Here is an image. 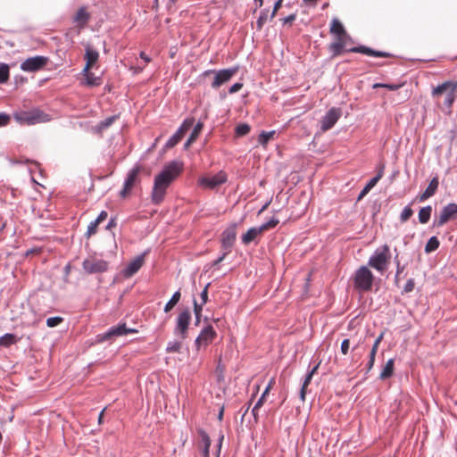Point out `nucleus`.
<instances>
[{
    "label": "nucleus",
    "mask_w": 457,
    "mask_h": 457,
    "mask_svg": "<svg viewBox=\"0 0 457 457\" xmlns=\"http://www.w3.org/2000/svg\"><path fill=\"white\" fill-rule=\"evenodd\" d=\"M393 373H394V359H389L386 361L382 371L380 372L379 378L382 380H385V379L392 377Z\"/></svg>",
    "instance_id": "obj_26"
},
{
    "label": "nucleus",
    "mask_w": 457,
    "mask_h": 457,
    "mask_svg": "<svg viewBox=\"0 0 457 457\" xmlns=\"http://www.w3.org/2000/svg\"><path fill=\"white\" fill-rule=\"evenodd\" d=\"M457 217V204L454 203H450L443 207L440 212L438 218H436L433 221L434 227H442L450 220L455 219Z\"/></svg>",
    "instance_id": "obj_7"
},
{
    "label": "nucleus",
    "mask_w": 457,
    "mask_h": 457,
    "mask_svg": "<svg viewBox=\"0 0 457 457\" xmlns=\"http://www.w3.org/2000/svg\"><path fill=\"white\" fill-rule=\"evenodd\" d=\"M439 240L436 237H431L425 245V252L427 253L436 251L439 247Z\"/></svg>",
    "instance_id": "obj_32"
},
{
    "label": "nucleus",
    "mask_w": 457,
    "mask_h": 457,
    "mask_svg": "<svg viewBox=\"0 0 457 457\" xmlns=\"http://www.w3.org/2000/svg\"><path fill=\"white\" fill-rule=\"evenodd\" d=\"M147 252H145L137 256H136L133 260H131L124 269L120 271V276L124 278H129L134 276L143 266L145 262V256Z\"/></svg>",
    "instance_id": "obj_10"
},
{
    "label": "nucleus",
    "mask_w": 457,
    "mask_h": 457,
    "mask_svg": "<svg viewBox=\"0 0 457 457\" xmlns=\"http://www.w3.org/2000/svg\"><path fill=\"white\" fill-rule=\"evenodd\" d=\"M182 341L173 340L170 341L166 346V352L169 353H180L182 349Z\"/></svg>",
    "instance_id": "obj_31"
},
{
    "label": "nucleus",
    "mask_w": 457,
    "mask_h": 457,
    "mask_svg": "<svg viewBox=\"0 0 457 457\" xmlns=\"http://www.w3.org/2000/svg\"><path fill=\"white\" fill-rule=\"evenodd\" d=\"M191 321V312L189 309L183 310L177 317L174 334L182 340L187 337V330Z\"/></svg>",
    "instance_id": "obj_6"
},
{
    "label": "nucleus",
    "mask_w": 457,
    "mask_h": 457,
    "mask_svg": "<svg viewBox=\"0 0 457 457\" xmlns=\"http://www.w3.org/2000/svg\"><path fill=\"white\" fill-rule=\"evenodd\" d=\"M350 348V340L348 338H345L341 343L340 351L342 354L346 355L349 352Z\"/></svg>",
    "instance_id": "obj_48"
},
{
    "label": "nucleus",
    "mask_w": 457,
    "mask_h": 457,
    "mask_svg": "<svg viewBox=\"0 0 457 457\" xmlns=\"http://www.w3.org/2000/svg\"><path fill=\"white\" fill-rule=\"evenodd\" d=\"M279 220L276 218H271L269 221L262 224L261 226H259L262 233L264 232L265 230H268L270 228H272L274 227H276L278 224Z\"/></svg>",
    "instance_id": "obj_39"
},
{
    "label": "nucleus",
    "mask_w": 457,
    "mask_h": 457,
    "mask_svg": "<svg viewBox=\"0 0 457 457\" xmlns=\"http://www.w3.org/2000/svg\"><path fill=\"white\" fill-rule=\"evenodd\" d=\"M270 383L268 385V386L266 387V389L264 390V392L262 393V395H261V397L258 399V401L256 402L255 403V409H260L263 403H264V399H265V396L266 395L268 394V392L270 391Z\"/></svg>",
    "instance_id": "obj_47"
},
{
    "label": "nucleus",
    "mask_w": 457,
    "mask_h": 457,
    "mask_svg": "<svg viewBox=\"0 0 457 457\" xmlns=\"http://www.w3.org/2000/svg\"><path fill=\"white\" fill-rule=\"evenodd\" d=\"M204 303H198L197 301L194 300V312L195 316H201L203 312V307Z\"/></svg>",
    "instance_id": "obj_51"
},
{
    "label": "nucleus",
    "mask_w": 457,
    "mask_h": 457,
    "mask_svg": "<svg viewBox=\"0 0 457 457\" xmlns=\"http://www.w3.org/2000/svg\"><path fill=\"white\" fill-rule=\"evenodd\" d=\"M86 80H87V84L89 85V86H95V85H98L99 83L97 82L98 79H96V78H92L91 75L89 73L87 72V75H86Z\"/></svg>",
    "instance_id": "obj_56"
},
{
    "label": "nucleus",
    "mask_w": 457,
    "mask_h": 457,
    "mask_svg": "<svg viewBox=\"0 0 457 457\" xmlns=\"http://www.w3.org/2000/svg\"><path fill=\"white\" fill-rule=\"evenodd\" d=\"M181 297V294L179 291H177L173 294L171 298L169 300V302L164 306V312H170L173 307L179 302Z\"/></svg>",
    "instance_id": "obj_30"
},
{
    "label": "nucleus",
    "mask_w": 457,
    "mask_h": 457,
    "mask_svg": "<svg viewBox=\"0 0 457 457\" xmlns=\"http://www.w3.org/2000/svg\"><path fill=\"white\" fill-rule=\"evenodd\" d=\"M352 53H361L375 57H388L390 54L386 52L376 51L367 46H355L349 50Z\"/></svg>",
    "instance_id": "obj_17"
},
{
    "label": "nucleus",
    "mask_w": 457,
    "mask_h": 457,
    "mask_svg": "<svg viewBox=\"0 0 457 457\" xmlns=\"http://www.w3.org/2000/svg\"><path fill=\"white\" fill-rule=\"evenodd\" d=\"M384 87L392 91H395L400 87V85H396V84H375L374 85V87Z\"/></svg>",
    "instance_id": "obj_54"
},
{
    "label": "nucleus",
    "mask_w": 457,
    "mask_h": 457,
    "mask_svg": "<svg viewBox=\"0 0 457 457\" xmlns=\"http://www.w3.org/2000/svg\"><path fill=\"white\" fill-rule=\"evenodd\" d=\"M415 286V282L413 278H410L407 280L404 287H403V293H410L413 291Z\"/></svg>",
    "instance_id": "obj_50"
},
{
    "label": "nucleus",
    "mask_w": 457,
    "mask_h": 457,
    "mask_svg": "<svg viewBox=\"0 0 457 457\" xmlns=\"http://www.w3.org/2000/svg\"><path fill=\"white\" fill-rule=\"evenodd\" d=\"M97 59H98V53L96 51H94L89 48L87 49V53H86L87 63L84 68V71L87 72L89 71V69H91V67L96 62Z\"/></svg>",
    "instance_id": "obj_24"
},
{
    "label": "nucleus",
    "mask_w": 457,
    "mask_h": 457,
    "mask_svg": "<svg viewBox=\"0 0 457 457\" xmlns=\"http://www.w3.org/2000/svg\"><path fill=\"white\" fill-rule=\"evenodd\" d=\"M438 185H439V181H438L437 177L433 178L430 180L426 190L422 193V195H420V201L422 202V201H425V200L428 199L429 197L433 196L437 190Z\"/></svg>",
    "instance_id": "obj_19"
},
{
    "label": "nucleus",
    "mask_w": 457,
    "mask_h": 457,
    "mask_svg": "<svg viewBox=\"0 0 457 457\" xmlns=\"http://www.w3.org/2000/svg\"><path fill=\"white\" fill-rule=\"evenodd\" d=\"M228 253L229 252L225 250V252L217 260L213 262L212 266H217L218 264H220L225 259Z\"/></svg>",
    "instance_id": "obj_61"
},
{
    "label": "nucleus",
    "mask_w": 457,
    "mask_h": 457,
    "mask_svg": "<svg viewBox=\"0 0 457 457\" xmlns=\"http://www.w3.org/2000/svg\"><path fill=\"white\" fill-rule=\"evenodd\" d=\"M413 214V211L410 205H407L403 208L400 214L401 222H406Z\"/></svg>",
    "instance_id": "obj_38"
},
{
    "label": "nucleus",
    "mask_w": 457,
    "mask_h": 457,
    "mask_svg": "<svg viewBox=\"0 0 457 457\" xmlns=\"http://www.w3.org/2000/svg\"><path fill=\"white\" fill-rule=\"evenodd\" d=\"M202 127H203V124L200 121L195 126V128H194V129H193V131H192V133L190 135V137L187 140L186 145H188L191 141L195 140L197 137L200 130L202 129Z\"/></svg>",
    "instance_id": "obj_41"
},
{
    "label": "nucleus",
    "mask_w": 457,
    "mask_h": 457,
    "mask_svg": "<svg viewBox=\"0 0 457 457\" xmlns=\"http://www.w3.org/2000/svg\"><path fill=\"white\" fill-rule=\"evenodd\" d=\"M16 121L21 125H34L50 120L49 116H13Z\"/></svg>",
    "instance_id": "obj_14"
},
{
    "label": "nucleus",
    "mask_w": 457,
    "mask_h": 457,
    "mask_svg": "<svg viewBox=\"0 0 457 457\" xmlns=\"http://www.w3.org/2000/svg\"><path fill=\"white\" fill-rule=\"evenodd\" d=\"M194 122H195L194 119L187 118L184 120V122L181 124V126L179 129H182V132L185 134L194 125Z\"/></svg>",
    "instance_id": "obj_44"
},
{
    "label": "nucleus",
    "mask_w": 457,
    "mask_h": 457,
    "mask_svg": "<svg viewBox=\"0 0 457 457\" xmlns=\"http://www.w3.org/2000/svg\"><path fill=\"white\" fill-rule=\"evenodd\" d=\"M312 378V373L307 372L305 378L303 380V383L302 385L301 390H300V398L302 401L305 400L306 387L311 383Z\"/></svg>",
    "instance_id": "obj_35"
},
{
    "label": "nucleus",
    "mask_w": 457,
    "mask_h": 457,
    "mask_svg": "<svg viewBox=\"0 0 457 457\" xmlns=\"http://www.w3.org/2000/svg\"><path fill=\"white\" fill-rule=\"evenodd\" d=\"M137 174H138L137 169H133L129 172V174L125 179V182H124V187H123L122 190L120 192V195L122 198H125L127 196L128 193L133 187L136 179L137 177Z\"/></svg>",
    "instance_id": "obj_15"
},
{
    "label": "nucleus",
    "mask_w": 457,
    "mask_h": 457,
    "mask_svg": "<svg viewBox=\"0 0 457 457\" xmlns=\"http://www.w3.org/2000/svg\"><path fill=\"white\" fill-rule=\"evenodd\" d=\"M339 116H324L320 121V130L325 132L330 129L337 121Z\"/></svg>",
    "instance_id": "obj_25"
},
{
    "label": "nucleus",
    "mask_w": 457,
    "mask_h": 457,
    "mask_svg": "<svg viewBox=\"0 0 457 457\" xmlns=\"http://www.w3.org/2000/svg\"><path fill=\"white\" fill-rule=\"evenodd\" d=\"M11 116H0V127L6 126L9 123Z\"/></svg>",
    "instance_id": "obj_62"
},
{
    "label": "nucleus",
    "mask_w": 457,
    "mask_h": 457,
    "mask_svg": "<svg viewBox=\"0 0 457 457\" xmlns=\"http://www.w3.org/2000/svg\"><path fill=\"white\" fill-rule=\"evenodd\" d=\"M198 434L204 443V446H211V439L208 434L204 429H200Z\"/></svg>",
    "instance_id": "obj_46"
},
{
    "label": "nucleus",
    "mask_w": 457,
    "mask_h": 457,
    "mask_svg": "<svg viewBox=\"0 0 457 457\" xmlns=\"http://www.w3.org/2000/svg\"><path fill=\"white\" fill-rule=\"evenodd\" d=\"M108 217V213L106 211H102L98 217L96 219V222H98L99 224L101 222H103L104 220H106V218Z\"/></svg>",
    "instance_id": "obj_59"
},
{
    "label": "nucleus",
    "mask_w": 457,
    "mask_h": 457,
    "mask_svg": "<svg viewBox=\"0 0 457 457\" xmlns=\"http://www.w3.org/2000/svg\"><path fill=\"white\" fill-rule=\"evenodd\" d=\"M183 170V163L179 161L168 162L162 171L155 176L152 191V202L160 204L166 195L170 185L180 175Z\"/></svg>",
    "instance_id": "obj_1"
},
{
    "label": "nucleus",
    "mask_w": 457,
    "mask_h": 457,
    "mask_svg": "<svg viewBox=\"0 0 457 457\" xmlns=\"http://www.w3.org/2000/svg\"><path fill=\"white\" fill-rule=\"evenodd\" d=\"M143 69H144V65H140L138 63L136 66H131L130 67V70L133 71L134 74L141 72L143 71Z\"/></svg>",
    "instance_id": "obj_63"
},
{
    "label": "nucleus",
    "mask_w": 457,
    "mask_h": 457,
    "mask_svg": "<svg viewBox=\"0 0 457 457\" xmlns=\"http://www.w3.org/2000/svg\"><path fill=\"white\" fill-rule=\"evenodd\" d=\"M395 265H396V272L397 275H400L401 273L403 272L404 269H405V266L404 265H402L400 263V261L398 259V253L395 256Z\"/></svg>",
    "instance_id": "obj_53"
},
{
    "label": "nucleus",
    "mask_w": 457,
    "mask_h": 457,
    "mask_svg": "<svg viewBox=\"0 0 457 457\" xmlns=\"http://www.w3.org/2000/svg\"><path fill=\"white\" fill-rule=\"evenodd\" d=\"M137 330L135 328H128L125 323H120L116 326V337L126 336L128 334H137Z\"/></svg>",
    "instance_id": "obj_29"
},
{
    "label": "nucleus",
    "mask_w": 457,
    "mask_h": 457,
    "mask_svg": "<svg viewBox=\"0 0 457 457\" xmlns=\"http://www.w3.org/2000/svg\"><path fill=\"white\" fill-rule=\"evenodd\" d=\"M456 90L457 82L445 81L433 89V97L438 104L449 108L454 101Z\"/></svg>",
    "instance_id": "obj_2"
},
{
    "label": "nucleus",
    "mask_w": 457,
    "mask_h": 457,
    "mask_svg": "<svg viewBox=\"0 0 457 457\" xmlns=\"http://www.w3.org/2000/svg\"><path fill=\"white\" fill-rule=\"evenodd\" d=\"M374 275L366 266H361L353 275V287L360 292H368L371 289Z\"/></svg>",
    "instance_id": "obj_5"
},
{
    "label": "nucleus",
    "mask_w": 457,
    "mask_h": 457,
    "mask_svg": "<svg viewBox=\"0 0 457 457\" xmlns=\"http://www.w3.org/2000/svg\"><path fill=\"white\" fill-rule=\"evenodd\" d=\"M267 20H268V12H262L257 20V22H256L258 30H261L262 29V27L265 24V22L267 21Z\"/></svg>",
    "instance_id": "obj_43"
},
{
    "label": "nucleus",
    "mask_w": 457,
    "mask_h": 457,
    "mask_svg": "<svg viewBox=\"0 0 457 457\" xmlns=\"http://www.w3.org/2000/svg\"><path fill=\"white\" fill-rule=\"evenodd\" d=\"M375 357H376V354H373V353H370V360L367 363V370L368 371L370 370L374 365V362H375Z\"/></svg>",
    "instance_id": "obj_60"
},
{
    "label": "nucleus",
    "mask_w": 457,
    "mask_h": 457,
    "mask_svg": "<svg viewBox=\"0 0 457 457\" xmlns=\"http://www.w3.org/2000/svg\"><path fill=\"white\" fill-rule=\"evenodd\" d=\"M90 14L87 12L85 7H81L76 12L73 22L76 23V26L79 28H83L89 21Z\"/></svg>",
    "instance_id": "obj_18"
},
{
    "label": "nucleus",
    "mask_w": 457,
    "mask_h": 457,
    "mask_svg": "<svg viewBox=\"0 0 457 457\" xmlns=\"http://www.w3.org/2000/svg\"><path fill=\"white\" fill-rule=\"evenodd\" d=\"M242 87H243V84H241V83H235L234 85H232L229 87L228 92L230 94H234V93L239 91L242 88Z\"/></svg>",
    "instance_id": "obj_57"
},
{
    "label": "nucleus",
    "mask_w": 457,
    "mask_h": 457,
    "mask_svg": "<svg viewBox=\"0 0 457 457\" xmlns=\"http://www.w3.org/2000/svg\"><path fill=\"white\" fill-rule=\"evenodd\" d=\"M114 336V326L111 327L106 332L96 336V343H102L107 339H110Z\"/></svg>",
    "instance_id": "obj_34"
},
{
    "label": "nucleus",
    "mask_w": 457,
    "mask_h": 457,
    "mask_svg": "<svg viewBox=\"0 0 457 457\" xmlns=\"http://www.w3.org/2000/svg\"><path fill=\"white\" fill-rule=\"evenodd\" d=\"M237 237V224H232L227 228L221 234V245L222 248L230 252Z\"/></svg>",
    "instance_id": "obj_13"
},
{
    "label": "nucleus",
    "mask_w": 457,
    "mask_h": 457,
    "mask_svg": "<svg viewBox=\"0 0 457 457\" xmlns=\"http://www.w3.org/2000/svg\"><path fill=\"white\" fill-rule=\"evenodd\" d=\"M216 336L217 333L212 325L205 326L195 340L196 349L199 350L202 346L206 347L212 343Z\"/></svg>",
    "instance_id": "obj_9"
},
{
    "label": "nucleus",
    "mask_w": 457,
    "mask_h": 457,
    "mask_svg": "<svg viewBox=\"0 0 457 457\" xmlns=\"http://www.w3.org/2000/svg\"><path fill=\"white\" fill-rule=\"evenodd\" d=\"M48 62V58L37 55L26 59L21 64V69L27 72H35L42 70Z\"/></svg>",
    "instance_id": "obj_8"
},
{
    "label": "nucleus",
    "mask_w": 457,
    "mask_h": 457,
    "mask_svg": "<svg viewBox=\"0 0 457 457\" xmlns=\"http://www.w3.org/2000/svg\"><path fill=\"white\" fill-rule=\"evenodd\" d=\"M9 79V66L0 63V83H4Z\"/></svg>",
    "instance_id": "obj_37"
},
{
    "label": "nucleus",
    "mask_w": 457,
    "mask_h": 457,
    "mask_svg": "<svg viewBox=\"0 0 457 457\" xmlns=\"http://www.w3.org/2000/svg\"><path fill=\"white\" fill-rule=\"evenodd\" d=\"M250 126L246 123L239 124L236 127L235 133L237 137H244L250 132Z\"/></svg>",
    "instance_id": "obj_36"
},
{
    "label": "nucleus",
    "mask_w": 457,
    "mask_h": 457,
    "mask_svg": "<svg viewBox=\"0 0 457 457\" xmlns=\"http://www.w3.org/2000/svg\"><path fill=\"white\" fill-rule=\"evenodd\" d=\"M62 320H63V319L59 316L50 317L46 320V325L49 328H54V327L58 326L59 324H61L62 322Z\"/></svg>",
    "instance_id": "obj_42"
},
{
    "label": "nucleus",
    "mask_w": 457,
    "mask_h": 457,
    "mask_svg": "<svg viewBox=\"0 0 457 457\" xmlns=\"http://www.w3.org/2000/svg\"><path fill=\"white\" fill-rule=\"evenodd\" d=\"M98 225H99V223L96 222V220L94 221L90 222V224L87 226V230L86 236L87 237H90L92 235L96 234Z\"/></svg>",
    "instance_id": "obj_45"
},
{
    "label": "nucleus",
    "mask_w": 457,
    "mask_h": 457,
    "mask_svg": "<svg viewBox=\"0 0 457 457\" xmlns=\"http://www.w3.org/2000/svg\"><path fill=\"white\" fill-rule=\"evenodd\" d=\"M20 337H18L15 334L6 333L4 336L0 337V346L7 348L18 343Z\"/></svg>",
    "instance_id": "obj_23"
},
{
    "label": "nucleus",
    "mask_w": 457,
    "mask_h": 457,
    "mask_svg": "<svg viewBox=\"0 0 457 457\" xmlns=\"http://www.w3.org/2000/svg\"><path fill=\"white\" fill-rule=\"evenodd\" d=\"M391 254L387 245L377 248L368 261V265L380 273H384L389 263Z\"/></svg>",
    "instance_id": "obj_3"
},
{
    "label": "nucleus",
    "mask_w": 457,
    "mask_h": 457,
    "mask_svg": "<svg viewBox=\"0 0 457 457\" xmlns=\"http://www.w3.org/2000/svg\"><path fill=\"white\" fill-rule=\"evenodd\" d=\"M349 39L337 37L335 42L330 44L329 50L332 52L333 56H337L341 54L342 49L346 46Z\"/></svg>",
    "instance_id": "obj_22"
},
{
    "label": "nucleus",
    "mask_w": 457,
    "mask_h": 457,
    "mask_svg": "<svg viewBox=\"0 0 457 457\" xmlns=\"http://www.w3.org/2000/svg\"><path fill=\"white\" fill-rule=\"evenodd\" d=\"M238 71V67H231L223 70H208L203 73L204 78L212 77L211 87L214 89L219 88L228 81Z\"/></svg>",
    "instance_id": "obj_4"
},
{
    "label": "nucleus",
    "mask_w": 457,
    "mask_h": 457,
    "mask_svg": "<svg viewBox=\"0 0 457 457\" xmlns=\"http://www.w3.org/2000/svg\"><path fill=\"white\" fill-rule=\"evenodd\" d=\"M330 33L336 35L337 38H346L351 39L350 36L346 33L343 24L337 18H334L331 21Z\"/></svg>",
    "instance_id": "obj_16"
},
{
    "label": "nucleus",
    "mask_w": 457,
    "mask_h": 457,
    "mask_svg": "<svg viewBox=\"0 0 457 457\" xmlns=\"http://www.w3.org/2000/svg\"><path fill=\"white\" fill-rule=\"evenodd\" d=\"M377 183L378 182L375 179H371L360 192L357 201H361L377 185Z\"/></svg>",
    "instance_id": "obj_33"
},
{
    "label": "nucleus",
    "mask_w": 457,
    "mask_h": 457,
    "mask_svg": "<svg viewBox=\"0 0 457 457\" xmlns=\"http://www.w3.org/2000/svg\"><path fill=\"white\" fill-rule=\"evenodd\" d=\"M432 212V207L430 205H427L422 207L419 212V221L421 224H426L428 222Z\"/></svg>",
    "instance_id": "obj_28"
},
{
    "label": "nucleus",
    "mask_w": 457,
    "mask_h": 457,
    "mask_svg": "<svg viewBox=\"0 0 457 457\" xmlns=\"http://www.w3.org/2000/svg\"><path fill=\"white\" fill-rule=\"evenodd\" d=\"M383 337H384V334L381 333L375 340L373 345H372V348L370 350V353H373V354H377V352H378V345L379 344L381 343L382 339H383Z\"/></svg>",
    "instance_id": "obj_49"
},
{
    "label": "nucleus",
    "mask_w": 457,
    "mask_h": 457,
    "mask_svg": "<svg viewBox=\"0 0 457 457\" xmlns=\"http://www.w3.org/2000/svg\"><path fill=\"white\" fill-rule=\"evenodd\" d=\"M296 15L295 14H290L283 19L284 23H291L295 20Z\"/></svg>",
    "instance_id": "obj_64"
},
{
    "label": "nucleus",
    "mask_w": 457,
    "mask_h": 457,
    "mask_svg": "<svg viewBox=\"0 0 457 457\" xmlns=\"http://www.w3.org/2000/svg\"><path fill=\"white\" fill-rule=\"evenodd\" d=\"M384 170H385V165L384 164H381L378 169V173L375 177H373L372 179H375L377 182H378L380 180V179L383 177L384 175Z\"/></svg>",
    "instance_id": "obj_55"
},
{
    "label": "nucleus",
    "mask_w": 457,
    "mask_h": 457,
    "mask_svg": "<svg viewBox=\"0 0 457 457\" xmlns=\"http://www.w3.org/2000/svg\"><path fill=\"white\" fill-rule=\"evenodd\" d=\"M114 120V116H109L104 121H103L100 125L96 127V132L100 133L103 129L108 128L112 125Z\"/></svg>",
    "instance_id": "obj_40"
},
{
    "label": "nucleus",
    "mask_w": 457,
    "mask_h": 457,
    "mask_svg": "<svg viewBox=\"0 0 457 457\" xmlns=\"http://www.w3.org/2000/svg\"><path fill=\"white\" fill-rule=\"evenodd\" d=\"M282 2L283 0H278L275 4H274V8H273V11L270 14V19H272L275 15H276V12H278V10L281 7V4H282Z\"/></svg>",
    "instance_id": "obj_58"
},
{
    "label": "nucleus",
    "mask_w": 457,
    "mask_h": 457,
    "mask_svg": "<svg viewBox=\"0 0 457 457\" xmlns=\"http://www.w3.org/2000/svg\"><path fill=\"white\" fill-rule=\"evenodd\" d=\"M82 266L84 270L89 274L101 273L108 269L107 262L96 258H87L84 260Z\"/></svg>",
    "instance_id": "obj_12"
},
{
    "label": "nucleus",
    "mask_w": 457,
    "mask_h": 457,
    "mask_svg": "<svg viewBox=\"0 0 457 457\" xmlns=\"http://www.w3.org/2000/svg\"><path fill=\"white\" fill-rule=\"evenodd\" d=\"M209 286H210V283H208V284L204 287V290H203V291L201 292V294H200V297H201V300H202V303H204V304H205V303H207V301H208V287H209Z\"/></svg>",
    "instance_id": "obj_52"
},
{
    "label": "nucleus",
    "mask_w": 457,
    "mask_h": 457,
    "mask_svg": "<svg viewBox=\"0 0 457 457\" xmlns=\"http://www.w3.org/2000/svg\"><path fill=\"white\" fill-rule=\"evenodd\" d=\"M228 180V176L225 171L220 170L218 173L212 177H202L199 179V184L206 188L213 189Z\"/></svg>",
    "instance_id": "obj_11"
},
{
    "label": "nucleus",
    "mask_w": 457,
    "mask_h": 457,
    "mask_svg": "<svg viewBox=\"0 0 457 457\" xmlns=\"http://www.w3.org/2000/svg\"><path fill=\"white\" fill-rule=\"evenodd\" d=\"M261 234L262 231L259 227L251 228L242 236V243L244 245H249Z\"/></svg>",
    "instance_id": "obj_21"
},
{
    "label": "nucleus",
    "mask_w": 457,
    "mask_h": 457,
    "mask_svg": "<svg viewBox=\"0 0 457 457\" xmlns=\"http://www.w3.org/2000/svg\"><path fill=\"white\" fill-rule=\"evenodd\" d=\"M184 135L185 134L182 132V129H178V130L166 142L165 147L172 148L182 139Z\"/></svg>",
    "instance_id": "obj_27"
},
{
    "label": "nucleus",
    "mask_w": 457,
    "mask_h": 457,
    "mask_svg": "<svg viewBox=\"0 0 457 457\" xmlns=\"http://www.w3.org/2000/svg\"><path fill=\"white\" fill-rule=\"evenodd\" d=\"M276 136H277L276 130H270V131L262 130L260 132L257 141H258L259 145H261L263 148H266L269 142L274 140Z\"/></svg>",
    "instance_id": "obj_20"
}]
</instances>
